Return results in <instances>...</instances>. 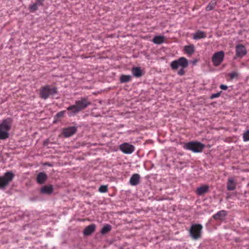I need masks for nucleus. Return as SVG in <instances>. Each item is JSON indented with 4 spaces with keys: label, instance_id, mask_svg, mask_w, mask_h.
I'll return each instance as SVG.
<instances>
[{
    "label": "nucleus",
    "instance_id": "f257e3e1",
    "mask_svg": "<svg viewBox=\"0 0 249 249\" xmlns=\"http://www.w3.org/2000/svg\"><path fill=\"white\" fill-rule=\"evenodd\" d=\"M90 104L91 102L87 97L81 98L80 100L76 101L74 105L70 106L67 108L68 111V114L70 117L74 116Z\"/></svg>",
    "mask_w": 249,
    "mask_h": 249
},
{
    "label": "nucleus",
    "instance_id": "f03ea898",
    "mask_svg": "<svg viewBox=\"0 0 249 249\" xmlns=\"http://www.w3.org/2000/svg\"><path fill=\"white\" fill-rule=\"evenodd\" d=\"M12 123V119L8 118L3 120L0 124V140H4L9 138V131L11 128Z\"/></svg>",
    "mask_w": 249,
    "mask_h": 249
},
{
    "label": "nucleus",
    "instance_id": "7ed1b4c3",
    "mask_svg": "<svg viewBox=\"0 0 249 249\" xmlns=\"http://www.w3.org/2000/svg\"><path fill=\"white\" fill-rule=\"evenodd\" d=\"M183 148L194 153L201 152L205 148V145L197 141H191L184 143Z\"/></svg>",
    "mask_w": 249,
    "mask_h": 249
},
{
    "label": "nucleus",
    "instance_id": "20e7f679",
    "mask_svg": "<svg viewBox=\"0 0 249 249\" xmlns=\"http://www.w3.org/2000/svg\"><path fill=\"white\" fill-rule=\"evenodd\" d=\"M57 93V89L55 87H51L50 85H46L41 88L39 90V96L41 98L46 100L51 95Z\"/></svg>",
    "mask_w": 249,
    "mask_h": 249
},
{
    "label": "nucleus",
    "instance_id": "39448f33",
    "mask_svg": "<svg viewBox=\"0 0 249 249\" xmlns=\"http://www.w3.org/2000/svg\"><path fill=\"white\" fill-rule=\"evenodd\" d=\"M15 177L12 171L5 172L2 176H0V189H5Z\"/></svg>",
    "mask_w": 249,
    "mask_h": 249
},
{
    "label": "nucleus",
    "instance_id": "423d86ee",
    "mask_svg": "<svg viewBox=\"0 0 249 249\" xmlns=\"http://www.w3.org/2000/svg\"><path fill=\"white\" fill-rule=\"evenodd\" d=\"M203 227L200 224H193L189 230L190 236L193 239L197 240L201 237Z\"/></svg>",
    "mask_w": 249,
    "mask_h": 249
},
{
    "label": "nucleus",
    "instance_id": "0eeeda50",
    "mask_svg": "<svg viewBox=\"0 0 249 249\" xmlns=\"http://www.w3.org/2000/svg\"><path fill=\"white\" fill-rule=\"evenodd\" d=\"M188 66V61L187 59L183 57H180L178 60L172 61L170 64V66L172 70H176L180 66L183 68H185Z\"/></svg>",
    "mask_w": 249,
    "mask_h": 249
},
{
    "label": "nucleus",
    "instance_id": "6e6552de",
    "mask_svg": "<svg viewBox=\"0 0 249 249\" xmlns=\"http://www.w3.org/2000/svg\"><path fill=\"white\" fill-rule=\"evenodd\" d=\"M224 56L225 53L222 51L215 53L212 58V61L213 65L215 67L219 66L223 62Z\"/></svg>",
    "mask_w": 249,
    "mask_h": 249
},
{
    "label": "nucleus",
    "instance_id": "1a4fd4ad",
    "mask_svg": "<svg viewBox=\"0 0 249 249\" xmlns=\"http://www.w3.org/2000/svg\"><path fill=\"white\" fill-rule=\"evenodd\" d=\"M236 57L242 58L247 53L246 48L242 44H238L235 47Z\"/></svg>",
    "mask_w": 249,
    "mask_h": 249
},
{
    "label": "nucleus",
    "instance_id": "9d476101",
    "mask_svg": "<svg viewBox=\"0 0 249 249\" xmlns=\"http://www.w3.org/2000/svg\"><path fill=\"white\" fill-rule=\"evenodd\" d=\"M121 150L125 154H131L135 150L134 146L128 143H124L120 146Z\"/></svg>",
    "mask_w": 249,
    "mask_h": 249
},
{
    "label": "nucleus",
    "instance_id": "9b49d317",
    "mask_svg": "<svg viewBox=\"0 0 249 249\" xmlns=\"http://www.w3.org/2000/svg\"><path fill=\"white\" fill-rule=\"evenodd\" d=\"M77 128L75 126H70L63 129L62 134L65 137H69L76 133Z\"/></svg>",
    "mask_w": 249,
    "mask_h": 249
},
{
    "label": "nucleus",
    "instance_id": "f8f14e48",
    "mask_svg": "<svg viewBox=\"0 0 249 249\" xmlns=\"http://www.w3.org/2000/svg\"><path fill=\"white\" fill-rule=\"evenodd\" d=\"M236 185L237 182L234 178H230L227 181V189L228 191H233L235 189Z\"/></svg>",
    "mask_w": 249,
    "mask_h": 249
},
{
    "label": "nucleus",
    "instance_id": "ddd939ff",
    "mask_svg": "<svg viewBox=\"0 0 249 249\" xmlns=\"http://www.w3.org/2000/svg\"><path fill=\"white\" fill-rule=\"evenodd\" d=\"M227 215V212L225 210H221L213 215V217L216 220L223 221Z\"/></svg>",
    "mask_w": 249,
    "mask_h": 249
},
{
    "label": "nucleus",
    "instance_id": "4468645a",
    "mask_svg": "<svg viewBox=\"0 0 249 249\" xmlns=\"http://www.w3.org/2000/svg\"><path fill=\"white\" fill-rule=\"evenodd\" d=\"M140 176L138 174L132 175L129 180L130 184L132 186L138 185L140 183Z\"/></svg>",
    "mask_w": 249,
    "mask_h": 249
},
{
    "label": "nucleus",
    "instance_id": "2eb2a0df",
    "mask_svg": "<svg viewBox=\"0 0 249 249\" xmlns=\"http://www.w3.org/2000/svg\"><path fill=\"white\" fill-rule=\"evenodd\" d=\"M209 191V186L207 185H203L198 187L196 190V193L197 195L201 196Z\"/></svg>",
    "mask_w": 249,
    "mask_h": 249
},
{
    "label": "nucleus",
    "instance_id": "dca6fc26",
    "mask_svg": "<svg viewBox=\"0 0 249 249\" xmlns=\"http://www.w3.org/2000/svg\"><path fill=\"white\" fill-rule=\"evenodd\" d=\"M95 230V225L94 224H90L89 226L86 227L84 229L83 233L86 236H88L90 235L92 233H93Z\"/></svg>",
    "mask_w": 249,
    "mask_h": 249
},
{
    "label": "nucleus",
    "instance_id": "f3484780",
    "mask_svg": "<svg viewBox=\"0 0 249 249\" xmlns=\"http://www.w3.org/2000/svg\"><path fill=\"white\" fill-rule=\"evenodd\" d=\"M47 178L46 174L44 172L39 173L36 177V181L39 184L44 183Z\"/></svg>",
    "mask_w": 249,
    "mask_h": 249
},
{
    "label": "nucleus",
    "instance_id": "a211bd4d",
    "mask_svg": "<svg viewBox=\"0 0 249 249\" xmlns=\"http://www.w3.org/2000/svg\"><path fill=\"white\" fill-rule=\"evenodd\" d=\"M53 187L52 185H45L41 188V193L43 194L50 195L53 192Z\"/></svg>",
    "mask_w": 249,
    "mask_h": 249
},
{
    "label": "nucleus",
    "instance_id": "6ab92c4d",
    "mask_svg": "<svg viewBox=\"0 0 249 249\" xmlns=\"http://www.w3.org/2000/svg\"><path fill=\"white\" fill-rule=\"evenodd\" d=\"M206 37V33L202 31L198 30L194 34L193 38L196 40H197L201 38H204Z\"/></svg>",
    "mask_w": 249,
    "mask_h": 249
},
{
    "label": "nucleus",
    "instance_id": "aec40b11",
    "mask_svg": "<svg viewBox=\"0 0 249 249\" xmlns=\"http://www.w3.org/2000/svg\"><path fill=\"white\" fill-rule=\"evenodd\" d=\"M131 71L135 77H140L142 76V71L140 67H133Z\"/></svg>",
    "mask_w": 249,
    "mask_h": 249
},
{
    "label": "nucleus",
    "instance_id": "412c9836",
    "mask_svg": "<svg viewBox=\"0 0 249 249\" xmlns=\"http://www.w3.org/2000/svg\"><path fill=\"white\" fill-rule=\"evenodd\" d=\"M165 37L164 36H155L152 39V42L156 44H161L163 43Z\"/></svg>",
    "mask_w": 249,
    "mask_h": 249
},
{
    "label": "nucleus",
    "instance_id": "4be33fe9",
    "mask_svg": "<svg viewBox=\"0 0 249 249\" xmlns=\"http://www.w3.org/2000/svg\"><path fill=\"white\" fill-rule=\"evenodd\" d=\"M132 77L129 75H122L120 77V81L121 83H127L131 80Z\"/></svg>",
    "mask_w": 249,
    "mask_h": 249
},
{
    "label": "nucleus",
    "instance_id": "5701e85b",
    "mask_svg": "<svg viewBox=\"0 0 249 249\" xmlns=\"http://www.w3.org/2000/svg\"><path fill=\"white\" fill-rule=\"evenodd\" d=\"M216 1L215 0H212L206 7V10L209 11L213 10L216 5Z\"/></svg>",
    "mask_w": 249,
    "mask_h": 249
},
{
    "label": "nucleus",
    "instance_id": "b1692460",
    "mask_svg": "<svg viewBox=\"0 0 249 249\" xmlns=\"http://www.w3.org/2000/svg\"><path fill=\"white\" fill-rule=\"evenodd\" d=\"M184 51L188 54H192L195 52L194 47L193 45L185 46L184 47Z\"/></svg>",
    "mask_w": 249,
    "mask_h": 249
},
{
    "label": "nucleus",
    "instance_id": "393cba45",
    "mask_svg": "<svg viewBox=\"0 0 249 249\" xmlns=\"http://www.w3.org/2000/svg\"><path fill=\"white\" fill-rule=\"evenodd\" d=\"M111 229V227L110 225L106 224L105 225L101 230V232L103 234H106Z\"/></svg>",
    "mask_w": 249,
    "mask_h": 249
},
{
    "label": "nucleus",
    "instance_id": "a878e982",
    "mask_svg": "<svg viewBox=\"0 0 249 249\" xmlns=\"http://www.w3.org/2000/svg\"><path fill=\"white\" fill-rule=\"evenodd\" d=\"M243 139L244 142L249 141V130H247L243 133Z\"/></svg>",
    "mask_w": 249,
    "mask_h": 249
},
{
    "label": "nucleus",
    "instance_id": "bb28decb",
    "mask_svg": "<svg viewBox=\"0 0 249 249\" xmlns=\"http://www.w3.org/2000/svg\"><path fill=\"white\" fill-rule=\"evenodd\" d=\"M38 9V6L36 3H34L29 6V10L31 12H34Z\"/></svg>",
    "mask_w": 249,
    "mask_h": 249
},
{
    "label": "nucleus",
    "instance_id": "cd10ccee",
    "mask_svg": "<svg viewBox=\"0 0 249 249\" xmlns=\"http://www.w3.org/2000/svg\"><path fill=\"white\" fill-rule=\"evenodd\" d=\"M99 191L101 193H106L107 191V186L106 185H102L99 188Z\"/></svg>",
    "mask_w": 249,
    "mask_h": 249
},
{
    "label": "nucleus",
    "instance_id": "c85d7f7f",
    "mask_svg": "<svg viewBox=\"0 0 249 249\" xmlns=\"http://www.w3.org/2000/svg\"><path fill=\"white\" fill-rule=\"evenodd\" d=\"M238 76V73L236 71H234L229 73V76L231 79H233L237 77Z\"/></svg>",
    "mask_w": 249,
    "mask_h": 249
},
{
    "label": "nucleus",
    "instance_id": "c756f323",
    "mask_svg": "<svg viewBox=\"0 0 249 249\" xmlns=\"http://www.w3.org/2000/svg\"><path fill=\"white\" fill-rule=\"evenodd\" d=\"M221 92L222 91H220L216 93L212 94L210 97V98L211 99H213L219 97L220 96Z\"/></svg>",
    "mask_w": 249,
    "mask_h": 249
},
{
    "label": "nucleus",
    "instance_id": "7c9ffc66",
    "mask_svg": "<svg viewBox=\"0 0 249 249\" xmlns=\"http://www.w3.org/2000/svg\"><path fill=\"white\" fill-rule=\"evenodd\" d=\"M66 111L65 110L60 111L56 114V116L57 118H62L64 117V113Z\"/></svg>",
    "mask_w": 249,
    "mask_h": 249
},
{
    "label": "nucleus",
    "instance_id": "2f4dec72",
    "mask_svg": "<svg viewBox=\"0 0 249 249\" xmlns=\"http://www.w3.org/2000/svg\"><path fill=\"white\" fill-rule=\"evenodd\" d=\"M184 68H182L180 70H179L178 73V75L182 76L185 73V71L184 70Z\"/></svg>",
    "mask_w": 249,
    "mask_h": 249
},
{
    "label": "nucleus",
    "instance_id": "473e14b6",
    "mask_svg": "<svg viewBox=\"0 0 249 249\" xmlns=\"http://www.w3.org/2000/svg\"><path fill=\"white\" fill-rule=\"evenodd\" d=\"M43 1H44V0H36V4H37V5L38 6H41V5H43Z\"/></svg>",
    "mask_w": 249,
    "mask_h": 249
},
{
    "label": "nucleus",
    "instance_id": "72a5a7b5",
    "mask_svg": "<svg viewBox=\"0 0 249 249\" xmlns=\"http://www.w3.org/2000/svg\"><path fill=\"white\" fill-rule=\"evenodd\" d=\"M220 88L222 90H226L228 89V86L225 85H221Z\"/></svg>",
    "mask_w": 249,
    "mask_h": 249
}]
</instances>
